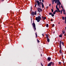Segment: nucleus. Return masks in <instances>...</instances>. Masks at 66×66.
<instances>
[{"instance_id": "f257e3e1", "label": "nucleus", "mask_w": 66, "mask_h": 66, "mask_svg": "<svg viewBox=\"0 0 66 66\" xmlns=\"http://www.w3.org/2000/svg\"><path fill=\"white\" fill-rule=\"evenodd\" d=\"M40 16H38V17H37L36 18V20H37V22H39L40 21V20H41V15L39 14Z\"/></svg>"}, {"instance_id": "f03ea898", "label": "nucleus", "mask_w": 66, "mask_h": 66, "mask_svg": "<svg viewBox=\"0 0 66 66\" xmlns=\"http://www.w3.org/2000/svg\"><path fill=\"white\" fill-rule=\"evenodd\" d=\"M32 26L34 28V29H35V30H36V27L35 26V23H32Z\"/></svg>"}, {"instance_id": "7ed1b4c3", "label": "nucleus", "mask_w": 66, "mask_h": 66, "mask_svg": "<svg viewBox=\"0 0 66 66\" xmlns=\"http://www.w3.org/2000/svg\"><path fill=\"white\" fill-rule=\"evenodd\" d=\"M37 9L38 12H39V13H40V12H42V11H43V10L41 8H38Z\"/></svg>"}, {"instance_id": "20e7f679", "label": "nucleus", "mask_w": 66, "mask_h": 66, "mask_svg": "<svg viewBox=\"0 0 66 66\" xmlns=\"http://www.w3.org/2000/svg\"><path fill=\"white\" fill-rule=\"evenodd\" d=\"M37 5L38 6H39V7H40V8L41 7V6H40V3H39V1L38 0H37Z\"/></svg>"}, {"instance_id": "39448f33", "label": "nucleus", "mask_w": 66, "mask_h": 66, "mask_svg": "<svg viewBox=\"0 0 66 66\" xmlns=\"http://www.w3.org/2000/svg\"><path fill=\"white\" fill-rule=\"evenodd\" d=\"M60 50L59 51V53L61 54V53L62 54V47H60Z\"/></svg>"}, {"instance_id": "423d86ee", "label": "nucleus", "mask_w": 66, "mask_h": 66, "mask_svg": "<svg viewBox=\"0 0 66 66\" xmlns=\"http://www.w3.org/2000/svg\"><path fill=\"white\" fill-rule=\"evenodd\" d=\"M61 40H60V45H59V47L60 48L62 47V45L61 44Z\"/></svg>"}, {"instance_id": "0eeeda50", "label": "nucleus", "mask_w": 66, "mask_h": 66, "mask_svg": "<svg viewBox=\"0 0 66 66\" xmlns=\"http://www.w3.org/2000/svg\"><path fill=\"white\" fill-rule=\"evenodd\" d=\"M52 66H54V62H50Z\"/></svg>"}, {"instance_id": "6e6552de", "label": "nucleus", "mask_w": 66, "mask_h": 66, "mask_svg": "<svg viewBox=\"0 0 66 66\" xmlns=\"http://www.w3.org/2000/svg\"><path fill=\"white\" fill-rule=\"evenodd\" d=\"M51 58L50 57H48L47 58V60H48V61H51Z\"/></svg>"}, {"instance_id": "1a4fd4ad", "label": "nucleus", "mask_w": 66, "mask_h": 66, "mask_svg": "<svg viewBox=\"0 0 66 66\" xmlns=\"http://www.w3.org/2000/svg\"><path fill=\"white\" fill-rule=\"evenodd\" d=\"M59 3L58 4L59 5H60V4H61V2H60V1L57 2V3Z\"/></svg>"}, {"instance_id": "9d476101", "label": "nucleus", "mask_w": 66, "mask_h": 66, "mask_svg": "<svg viewBox=\"0 0 66 66\" xmlns=\"http://www.w3.org/2000/svg\"><path fill=\"white\" fill-rule=\"evenodd\" d=\"M31 15H32L33 16H34V12L32 11L31 13Z\"/></svg>"}, {"instance_id": "9b49d317", "label": "nucleus", "mask_w": 66, "mask_h": 66, "mask_svg": "<svg viewBox=\"0 0 66 66\" xmlns=\"http://www.w3.org/2000/svg\"><path fill=\"white\" fill-rule=\"evenodd\" d=\"M37 13L36 11H35L34 13V15H37V13Z\"/></svg>"}, {"instance_id": "f8f14e48", "label": "nucleus", "mask_w": 66, "mask_h": 66, "mask_svg": "<svg viewBox=\"0 0 66 66\" xmlns=\"http://www.w3.org/2000/svg\"><path fill=\"white\" fill-rule=\"evenodd\" d=\"M47 41L48 42V43H49V42H50V39H49V38H48L47 39Z\"/></svg>"}, {"instance_id": "ddd939ff", "label": "nucleus", "mask_w": 66, "mask_h": 66, "mask_svg": "<svg viewBox=\"0 0 66 66\" xmlns=\"http://www.w3.org/2000/svg\"><path fill=\"white\" fill-rule=\"evenodd\" d=\"M42 8H44V4H43V3H42Z\"/></svg>"}, {"instance_id": "4468645a", "label": "nucleus", "mask_w": 66, "mask_h": 66, "mask_svg": "<svg viewBox=\"0 0 66 66\" xmlns=\"http://www.w3.org/2000/svg\"><path fill=\"white\" fill-rule=\"evenodd\" d=\"M51 65V63H49L46 66H50Z\"/></svg>"}, {"instance_id": "2eb2a0df", "label": "nucleus", "mask_w": 66, "mask_h": 66, "mask_svg": "<svg viewBox=\"0 0 66 66\" xmlns=\"http://www.w3.org/2000/svg\"><path fill=\"white\" fill-rule=\"evenodd\" d=\"M46 36L47 38H49V37H48V35H46Z\"/></svg>"}, {"instance_id": "dca6fc26", "label": "nucleus", "mask_w": 66, "mask_h": 66, "mask_svg": "<svg viewBox=\"0 0 66 66\" xmlns=\"http://www.w3.org/2000/svg\"><path fill=\"white\" fill-rule=\"evenodd\" d=\"M35 7H36V5H37V3H36V2H35Z\"/></svg>"}, {"instance_id": "f3484780", "label": "nucleus", "mask_w": 66, "mask_h": 66, "mask_svg": "<svg viewBox=\"0 0 66 66\" xmlns=\"http://www.w3.org/2000/svg\"><path fill=\"white\" fill-rule=\"evenodd\" d=\"M36 38L37 37V32L35 33Z\"/></svg>"}, {"instance_id": "a211bd4d", "label": "nucleus", "mask_w": 66, "mask_h": 66, "mask_svg": "<svg viewBox=\"0 0 66 66\" xmlns=\"http://www.w3.org/2000/svg\"><path fill=\"white\" fill-rule=\"evenodd\" d=\"M62 18L63 20H65V17L64 16H62Z\"/></svg>"}, {"instance_id": "6ab92c4d", "label": "nucleus", "mask_w": 66, "mask_h": 66, "mask_svg": "<svg viewBox=\"0 0 66 66\" xmlns=\"http://www.w3.org/2000/svg\"><path fill=\"white\" fill-rule=\"evenodd\" d=\"M62 11H63V12H65V11L64 9H62Z\"/></svg>"}, {"instance_id": "aec40b11", "label": "nucleus", "mask_w": 66, "mask_h": 66, "mask_svg": "<svg viewBox=\"0 0 66 66\" xmlns=\"http://www.w3.org/2000/svg\"><path fill=\"white\" fill-rule=\"evenodd\" d=\"M52 10V13H53V9H51Z\"/></svg>"}, {"instance_id": "412c9836", "label": "nucleus", "mask_w": 66, "mask_h": 66, "mask_svg": "<svg viewBox=\"0 0 66 66\" xmlns=\"http://www.w3.org/2000/svg\"><path fill=\"white\" fill-rule=\"evenodd\" d=\"M55 1H57V2H58V1H60V0H53V2H55Z\"/></svg>"}, {"instance_id": "4be33fe9", "label": "nucleus", "mask_w": 66, "mask_h": 66, "mask_svg": "<svg viewBox=\"0 0 66 66\" xmlns=\"http://www.w3.org/2000/svg\"><path fill=\"white\" fill-rule=\"evenodd\" d=\"M59 37H62V35L61 34L59 36Z\"/></svg>"}, {"instance_id": "5701e85b", "label": "nucleus", "mask_w": 66, "mask_h": 66, "mask_svg": "<svg viewBox=\"0 0 66 66\" xmlns=\"http://www.w3.org/2000/svg\"><path fill=\"white\" fill-rule=\"evenodd\" d=\"M46 26L47 28H48V27H49V25H48V24H46Z\"/></svg>"}, {"instance_id": "b1692460", "label": "nucleus", "mask_w": 66, "mask_h": 66, "mask_svg": "<svg viewBox=\"0 0 66 66\" xmlns=\"http://www.w3.org/2000/svg\"><path fill=\"white\" fill-rule=\"evenodd\" d=\"M51 16L52 17H54V15L53 14H52Z\"/></svg>"}, {"instance_id": "393cba45", "label": "nucleus", "mask_w": 66, "mask_h": 66, "mask_svg": "<svg viewBox=\"0 0 66 66\" xmlns=\"http://www.w3.org/2000/svg\"><path fill=\"white\" fill-rule=\"evenodd\" d=\"M61 44L62 45H63V46H64V43H63V42H61Z\"/></svg>"}, {"instance_id": "a878e982", "label": "nucleus", "mask_w": 66, "mask_h": 66, "mask_svg": "<svg viewBox=\"0 0 66 66\" xmlns=\"http://www.w3.org/2000/svg\"><path fill=\"white\" fill-rule=\"evenodd\" d=\"M57 5H58V3H57V5H56V9H57Z\"/></svg>"}, {"instance_id": "bb28decb", "label": "nucleus", "mask_w": 66, "mask_h": 66, "mask_svg": "<svg viewBox=\"0 0 66 66\" xmlns=\"http://www.w3.org/2000/svg\"><path fill=\"white\" fill-rule=\"evenodd\" d=\"M55 13H56V12L55 11L53 12V14H54V15H55Z\"/></svg>"}, {"instance_id": "cd10ccee", "label": "nucleus", "mask_w": 66, "mask_h": 66, "mask_svg": "<svg viewBox=\"0 0 66 66\" xmlns=\"http://www.w3.org/2000/svg\"><path fill=\"white\" fill-rule=\"evenodd\" d=\"M52 14V12L49 13V14L50 15H51Z\"/></svg>"}, {"instance_id": "c85d7f7f", "label": "nucleus", "mask_w": 66, "mask_h": 66, "mask_svg": "<svg viewBox=\"0 0 66 66\" xmlns=\"http://www.w3.org/2000/svg\"><path fill=\"white\" fill-rule=\"evenodd\" d=\"M32 6L31 7V12H32Z\"/></svg>"}, {"instance_id": "c756f323", "label": "nucleus", "mask_w": 66, "mask_h": 66, "mask_svg": "<svg viewBox=\"0 0 66 66\" xmlns=\"http://www.w3.org/2000/svg\"><path fill=\"white\" fill-rule=\"evenodd\" d=\"M44 17L43 16H42V18L43 19V20H44Z\"/></svg>"}, {"instance_id": "7c9ffc66", "label": "nucleus", "mask_w": 66, "mask_h": 66, "mask_svg": "<svg viewBox=\"0 0 66 66\" xmlns=\"http://www.w3.org/2000/svg\"><path fill=\"white\" fill-rule=\"evenodd\" d=\"M37 42H38V43H39V40H38V39H37Z\"/></svg>"}, {"instance_id": "2f4dec72", "label": "nucleus", "mask_w": 66, "mask_h": 66, "mask_svg": "<svg viewBox=\"0 0 66 66\" xmlns=\"http://www.w3.org/2000/svg\"><path fill=\"white\" fill-rule=\"evenodd\" d=\"M54 11H55L56 12H58V11H57V10H55Z\"/></svg>"}, {"instance_id": "473e14b6", "label": "nucleus", "mask_w": 66, "mask_h": 66, "mask_svg": "<svg viewBox=\"0 0 66 66\" xmlns=\"http://www.w3.org/2000/svg\"><path fill=\"white\" fill-rule=\"evenodd\" d=\"M62 34H64L65 33V31H62Z\"/></svg>"}, {"instance_id": "72a5a7b5", "label": "nucleus", "mask_w": 66, "mask_h": 66, "mask_svg": "<svg viewBox=\"0 0 66 66\" xmlns=\"http://www.w3.org/2000/svg\"><path fill=\"white\" fill-rule=\"evenodd\" d=\"M63 14H64V15H66V12H65H65H63Z\"/></svg>"}, {"instance_id": "f704fd0d", "label": "nucleus", "mask_w": 66, "mask_h": 66, "mask_svg": "<svg viewBox=\"0 0 66 66\" xmlns=\"http://www.w3.org/2000/svg\"><path fill=\"white\" fill-rule=\"evenodd\" d=\"M59 65H61V62H59Z\"/></svg>"}, {"instance_id": "c9c22d12", "label": "nucleus", "mask_w": 66, "mask_h": 66, "mask_svg": "<svg viewBox=\"0 0 66 66\" xmlns=\"http://www.w3.org/2000/svg\"><path fill=\"white\" fill-rule=\"evenodd\" d=\"M60 12H61V14H62V10H61L60 11Z\"/></svg>"}, {"instance_id": "e433bc0d", "label": "nucleus", "mask_w": 66, "mask_h": 66, "mask_svg": "<svg viewBox=\"0 0 66 66\" xmlns=\"http://www.w3.org/2000/svg\"><path fill=\"white\" fill-rule=\"evenodd\" d=\"M55 3H56H56L57 2V1H55Z\"/></svg>"}, {"instance_id": "4c0bfd02", "label": "nucleus", "mask_w": 66, "mask_h": 66, "mask_svg": "<svg viewBox=\"0 0 66 66\" xmlns=\"http://www.w3.org/2000/svg\"><path fill=\"white\" fill-rule=\"evenodd\" d=\"M56 9H57V11H59V10H60L59 9V8H57H57H56Z\"/></svg>"}, {"instance_id": "58836bf2", "label": "nucleus", "mask_w": 66, "mask_h": 66, "mask_svg": "<svg viewBox=\"0 0 66 66\" xmlns=\"http://www.w3.org/2000/svg\"><path fill=\"white\" fill-rule=\"evenodd\" d=\"M40 64H41V66H44L43 65V64H42V63H41Z\"/></svg>"}, {"instance_id": "ea45409f", "label": "nucleus", "mask_w": 66, "mask_h": 66, "mask_svg": "<svg viewBox=\"0 0 66 66\" xmlns=\"http://www.w3.org/2000/svg\"><path fill=\"white\" fill-rule=\"evenodd\" d=\"M52 4H54V2H53V0H52Z\"/></svg>"}, {"instance_id": "a19ab883", "label": "nucleus", "mask_w": 66, "mask_h": 66, "mask_svg": "<svg viewBox=\"0 0 66 66\" xmlns=\"http://www.w3.org/2000/svg\"><path fill=\"white\" fill-rule=\"evenodd\" d=\"M54 26V24H53L52 26V27H53Z\"/></svg>"}, {"instance_id": "79ce46f5", "label": "nucleus", "mask_w": 66, "mask_h": 66, "mask_svg": "<svg viewBox=\"0 0 66 66\" xmlns=\"http://www.w3.org/2000/svg\"><path fill=\"white\" fill-rule=\"evenodd\" d=\"M62 59H63V63H64V59H63V58H62Z\"/></svg>"}, {"instance_id": "37998d69", "label": "nucleus", "mask_w": 66, "mask_h": 66, "mask_svg": "<svg viewBox=\"0 0 66 66\" xmlns=\"http://www.w3.org/2000/svg\"><path fill=\"white\" fill-rule=\"evenodd\" d=\"M61 7L62 9H64V8H63V6H62V5H61Z\"/></svg>"}, {"instance_id": "c03bdc74", "label": "nucleus", "mask_w": 66, "mask_h": 66, "mask_svg": "<svg viewBox=\"0 0 66 66\" xmlns=\"http://www.w3.org/2000/svg\"><path fill=\"white\" fill-rule=\"evenodd\" d=\"M46 19V17H45L44 18V19Z\"/></svg>"}, {"instance_id": "a18cd8bd", "label": "nucleus", "mask_w": 66, "mask_h": 66, "mask_svg": "<svg viewBox=\"0 0 66 66\" xmlns=\"http://www.w3.org/2000/svg\"><path fill=\"white\" fill-rule=\"evenodd\" d=\"M51 21H53V19H51Z\"/></svg>"}, {"instance_id": "49530a36", "label": "nucleus", "mask_w": 66, "mask_h": 66, "mask_svg": "<svg viewBox=\"0 0 66 66\" xmlns=\"http://www.w3.org/2000/svg\"><path fill=\"white\" fill-rule=\"evenodd\" d=\"M65 24H66V20H65Z\"/></svg>"}, {"instance_id": "de8ad7c7", "label": "nucleus", "mask_w": 66, "mask_h": 66, "mask_svg": "<svg viewBox=\"0 0 66 66\" xmlns=\"http://www.w3.org/2000/svg\"><path fill=\"white\" fill-rule=\"evenodd\" d=\"M39 3H40V4L42 3V2L41 1H40Z\"/></svg>"}, {"instance_id": "09e8293b", "label": "nucleus", "mask_w": 66, "mask_h": 66, "mask_svg": "<svg viewBox=\"0 0 66 66\" xmlns=\"http://www.w3.org/2000/svg\"><path fill=\"white\" fill-rule=\"evenodd\" d=\"M65 20H66V16H65Z\"/></svg>"}, {"instance_id": "8fccbe9b", "label": "nucleus", "mask_w": 66, "mask_h": 66, "mask_svg": "<svg viewBox=\"0 0 66 66\" xmlns=\"http://www.w3.org/2000/svg\"><path fill=\"white\" fill-rule=\"evenodd\" d=\"M59 9H61V6H60V5H59Z\"/></svg>"}, {"instance_id": "3c124183", "label": "nucleus", "mask_w": 66, "mask_h": 66, "mask_svg": "<svg viewBox=\"0 0 66 66\" xmlns=\"http://www.w3.org/2000/svg\"><path fill=\"white\" fill-rule=\"evenodd\" d=\"M58 12L59 13H60V10H58Z\"/></svg>"}, {"instance_id": "603ef678", "label": "nucleus", "mask_w": 66, "mask_h": 66, "mask_svg": "<svg viewBox=\"0 0 66 66\" xmlns=\"http://www.w3.org/2000/svg\"><path fill=\"white\" fill-rule=\"evenodd\" d=\"M42 36H44V34H42Z\"/></svg>"}, {"instance_id": "864d4df0", "label": "nucleus", "mask_w": 66, "mask_h": 66, "mask_svg": "<svg viewBox=\"0 0 66 66\" xmlns=\"http://www.w3.org/2000/svg\"><path fill=\"white\" fill-rule=\"evenodd\" d=\"M62 58H63V54H62Z\"/></svg>"}, {"instance_id": "5fc2aeb1", "label": "nucleus", "mask_w": 66, "mask_h": 66, "mask_svg": "<svg viewBox=\"0 0 66 66\" xmlns=\"http://www.w3.org/2000/svg\"><path fill=\"white\" fill-rule=\"evenodd\" d=\"M42 2H44V0H42Z\"/></svg>"}, {"instance_id": "6e6d98bb", "label": "nucleus", "mask_w": 66, "mask_h": 66, "mask_svg": "<svg viewBox=\"0 0 66 66\" xmlns=\"http://www.w3.org/2000/svg\"><path fill=\"white\" fill-rule=\"evenodd\" d=\"M64 36H66V34H64Z\"/></svg>"}, {"instance_id": "4d7b16f0", "label": "nucleus", "mask_w": 66, "mask_h": 66, "mask_svg": "<svg viewBox=\"0 0 66 66\" xmlns=\"http://www.w3.org/2000/svg\"><path fill=\"white\" fill-rule=\"evenodd\" d=\"M41 56H42V54H41Z\"/></svg>"}, {"instance_id": "13d9d810", "label": "nucleus", "mask_w": 66, "mask_h": 66, "mask_svg": "<svg viewBox=\"0 0 66 66\" xmlns=\"http://www.w3.org/2000/svg\"><path fill=\"white\" fill-rule=\"evenodd\" d=\"M49 6H51V5H50V4L49 5Z\"/></svg>"}, {"instance_id": "bf43d9fd", "label": "nucleus", "mask_w": 66, "mask_h": 66, "mask_svg": "<svg viewBox=\"0 0 66 66\" xmlns=\"http://www.w3.org/2000/svg\"><path fill=\"white\" fill-rule=\"evenodd\" d=\"M48 7H47L46 9H48Z\"/></svg>"}, {"instance_id": "052dcab7", "label": "nucleus", "mask_w": 66, "mask_h": 66, "mask_svg": "<svg viewBox=\"0 0 66 66\" xmlns=\"http://www.w3.org/2000/svg\"><path fill=\"white\" fill-rule=\"evenodd\" d=\"M39 0V1H42V0Z\"/></svg>"}, {"instance_id": "680f3d73", "label": "nucleus", "mask_w": 66, "mask_h": 66, "mask_svg": "<svg viewBox=\"0 0 66 66\" xmlns=\"http://www.w3.org/2000/svg\"><path fill=\"white\" fill-rule=\"evenodd\" d=\"M53 33H55V31H54Z\"/></svg>"}, {"instance_id": "e2e57ef3", "label": "nucleus", "mask_w": 66, "mask_h": 66, "mask_svg": "<svg viewBox=\"0 0 66 66\" xmlns=\"http://www.w3.org/2000/svg\"><path fill=\"white\" fill-rule=\"evenodd\" d=\"M41 4V5H42V3H41V4Z\"/></svg>"}, {"instance_id": "0e129e2a", "label": "nucleus", "mask_w": 66, "mask_h": 66, "mask_svg": "<svg viewBox=\"0 0 66 66\" xmlns=\"http://www.w3.org/2000/svg\"><path fill=\"white\" fill-rule=\"evenodd\" d=\"M31 21H32V18H31Z\"/></svg>"}, {"instance_id": "69168bd1", "label": "nucleus", "mask_w": 66, "mask_h": 66, "mask_svg": "<svg viewBox=\"0 0 66 66\" xmlns=\"http://www.w3.org/2000/svg\"><path fill=\"white\" fill-rule=\"evenodd\" d=\"M2 0V1H4V0Z\"/></svg>"}, {"instance_id": "338daca9", "label": "nucleus", "mask_w": 66, "mask_h": 66, "mask_svg": "<svg viewBox=\"0 0 66 66\" xmlns=\"http://www.w3.org/2000/svg\"><path fill=\"white\" fill-rule=\"evenodd\" d=\"M59 24H60V22H59Z\"/></svg>"}, {"instance_id": "774afa93", "label": "nucleus", "mask_w": 66, "mask_h": 66, "mask_svg": "<svg viewBox=\"0 0 66 66\" xmlns=\"http://www.w3.org/2000/svg\"><path fill=\"white\" fill-rule=\"evenodd\" d=\"M59 15H60V14L59 13Z\"/></svg>"}]
</instances>
